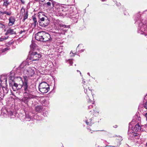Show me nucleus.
<instances>
[{
    "mask_svg": "<svg viewBox=\"0 0 147 147\" xmlns=\"http://www.w3.org/2000/svg\"><path fill=\"white\" fill-rule=\"evenodd\" d=\"M137 17L135 18L136 23H139L138 29V32L141 34H144L146 35L147 34V25L144 24L141 22L140 14L139 13L137 15Z\"/></svg>",
    "mask_w": 147,
    "mask_h": 147,
    "instance_id": "obj_1",
    "label": "nucleus"
},
{
    "mask_svg": "<svg viewBox=\"0 0 147 147\" xmlns=\"http://www.w3.org/2000/svg\"><path fill=\"white\" fill-rule=\"evenodd\" d=\"M35 38L36 40L42 42L50 41L51 40L50 34L44 31L38 32L35 34Z\"/></svg>",
    "mask_w": 147,
    "mask_h": 147,
    "instance_id": "obj_2",
    "label": "nucleus"
},
{
    "mask_svg": "<svg viewBox=\"0 0 147 147\" xmlns=\"http://www.w3.org/2000/svg\"><path fill=\"white\" fill-rule=\"evenodd\" d=\"M38 16L39 19L38 21L40 26L45 27L48 25L50 23V20L46 16L44 15L42 12L38 13Z\"/></svg>",
    "mask_w": 147,
    "mask_h": 147,
    "instance_id": "obj_3",
    "label": "nucleus"
},
{
    "mask_svg": "<svg viewBox=\"0 0 147 147\" xmlns=\"http://www.w3.org/2000/svg\"><path fill=\"white\" fill-rule=\"evenodd\" d=\"M35 69L33 67H30L27 69H25L23 71L24 76H23L24 80L26 79L28 80V78H30L33 76L34 74Z\"/></svg>",
    "mask_w": 147,
    "mask_h": 147,
    "instance_id": "obj_4",
    "label": "nucleus"
},
{
    "mask_svg": "<svg viewBox=\"0 0 147 147\" xmlns=\"http://www.w3.org/2000/svg\"><path fill=\"white\" fill-rule=\"evenodd\" d=\"M40 91L42 93H47L49 90V86L46 82H43L40 83L39 86Z\"/></svg>",
    "mask_w": 147,
    "mask_h": 147,
    "instance_id": "obj_5",
    "label": "nucleus"
},
{
    "mask_svg": "<svg viewBox=\"0 0 147 147\" xmlns=\"http://www.w3.org/2000/svg\"><path fill=\"white\" fill-rule=\"evenodd\" d=\"M41 54L39 52H32L31 54L28 56V59L32 61H37L41 57Z\"/></svg>",
    "mask_w": 147,
    "mask_h": 147,
    "instance_id": "obj_6",
    "label": "nucleus"
},
{
    "mask_svg": "<svg viewBox=\"0 0 147 147\" xmlns=\"http://www.w3.org/2000/svg\"><path fill=\"white\" fill-rule=\"evenodd\" d=\"M22 86V90H24V93L32 92L33 91V90L31 88V86L28 85V80L26 79L24 80Z\"/></svg>",
    "mask_w": 147,
    "mask_h": 147,
    "instance_id": "obj_7",
    "label": "nucleus"
},
{
    "mask_svg": "<svg viewBox=\"0 0 147 147\" xmlns=\"http://www.w3.org/2000/svg\"><path fill=\"white\" fill-rule=\"evenodd\" d=\"M19 79H20V81H21L22 83V84H18L16 83H14L13 84H11L12 88L14 91H16V90L20 89L21 88H22V90H23L22 86H23V82L21 78H19Z\"/></svg>",
    "mask_w": 147,
    "mask_h": 147,
    "instance_id": "obj_8",
    "label": "nucleus"
},
{
    "mask_svg": "<svg viewBox=\"0 0 147 147\" xmlns=\"http://www.w3.org/2000/svg\"><path fill=\"white\" fill-rule=\"evenodd\" d=\"M95 101H93L92 102V105H90L88 106V109L89 110V111L91 112V114L93 115L96 113H98L99 111L97 110V109L96 108L95 105Z\"/></svg>",
    "mask_w": 147,
    "mask_h": 147,
    "instance_id": "obj_9",
    "label": "nucleus"
},
{
    "mask_svg": "<svg viewBox=\"0 0 147 147\" xmlns=\"http://www.w3.org/2000/svg\"><path fill=\"white\" fill-rule=\"evenodd\" d=\"M66 16L67 17L70 18L73 20V22L74 23L77 22L78 17V14L77 13H70V14L69 13H66Z\"/></svg>",
    "mask_w": 147,
    "mask_h": 147,
    "instance_id": "obj_10",
    "label": "nucleus"
},
{
    "mask_svg": "<svg viewBox=\"0 0 147 147\" xmlns=\"http://www.w3.org/2000/svg\"><path fill=\"white\" fill-rule=\"evenodd\" d=\"M32 92L24 93V95L26 96L29 100L30 99L36 98L37 96L32 94Z\"/></svg>",
    "mask_w": 147,
    "mask_h": 147,
    "instance_id": "obj_11",
    "label": "nucleus"
},
{
    "mask_svg": "<svg viewBox=\"0 0 147 147\" xmlns=\"http://www.w3.org/2000/svg\"><path fill=\"white\" fill-rule=\"evenodd\" d=\"M55 8V11L59 13H61L63 11L64 7L62 6L59 5H56Z\"/></svg>",
    "mask_w": 147,
    "mask_h": 147,
    "instance_id": "obj_12",
    "label": "nucleus"
},
{
    "mask_svg": "<svg viewBox=\"0 0 147 147\" xmlns=\"http://www.w3.org/2000/svg\"><path fill=\"white\" fill-rule=\"evenodd\" d=\"M9 20L8 25L9 26H10L14 24L16 20L14 17L11 16L9 18Z\"/></svg>",
    "mask_w": 147,
    "mask_h": 147,
    "instance_id": "obj_13",
    "label": "nucleus"
},
{
    "mask_svg": "<svg viewBox=\"0 0 147 147\" xmlns=\"http://www.w3.org/2000/svg\"><path fill=\"white\" fill-rule=\"evenodd\" d=\"M13 34H16V32L14 31L13 29H12L11 28H9L7 30L5 34V35H7L9 34L12 35Z\"/></svg>",
    "mask_w": 147,
    "mask_h": 147,
    "instance_id": "obj_14",
    "label": "nucleus"
},
{
    "mask_svg": "<svg viewBox=\"0 0 147 147\" xmlns=\"http://www.w3.org/2000/svg\"><path fill=\"white\" fill-rule=\"evenodd\" d=\"M134 130L136 132L140 131L141 130V127L139 124V123H137V124L135 125L134 128Z\"/></svg>",
    "mask_w": 147,
    "mask_h": 147,
    "instance_id": "obj_15",
    "label": "nucleus"
},
{
    "mask_svg": "<svg viewBox=\"0 0 147 147\" xmlns=\"http://www.w3.org/2000/svg\"><path fill=\"white\" fill-rule=\"evenodd\" d=\"M20 100L24 102L25 104H27L29 101V100L26 96H24L23 98L21 99Z\"/></svg>",
    "mask_w": 147,
    "mask_h": 147,
    "instance_id": "obj_16",
    "label": "nucleus"
},
{
    "mask_svg": "<svg viewBox=\"0 0 147 147\" xmlns=\"http://www.w3.org/2000/svg\"><path fill=\"white\" fill-rule=\"evenodd\" d=\"M32 20L34 21V23L32 24V26H33L34 28L36 27V25L38 24V23L35 17H33L32 18Z\"/></svg>",
    "mask_w": 147,
    "mask_h": 147,
    "instance_id": "obj_17",
    "label": "nucleus"
},
{
    "mask_svg": "<svg viewBox=\"0 0 147 147\" xmlns=\"http://www.w3.org/2000/svg\"><path fill=\"white\" fill-rule=\"evenodd\" d=\"M42 108L41 106H37L35 107V110L36 111L41 112L42 111Z\"/></svg>",
    "mask_w": 147,
    "mask_h": 147,
    "instance_id": "obj_18",
    "label": "nucleus"
},
{
    "mask_svg": "<svg viewBox=\"0 0 147 147\" xmlns=\"http://www.w3.org/2000/svg\"><path fill=\"white\" fill-rule=\"evenodd\" d=\"M85 122L87 125L89 126H91L92 125L93 123L92 119H90L89 120H86Z\"/></svg>",
    "mask_w": 147,
    "mask_h": 147,
    "instance_id": "obj_19",
    "label": "nucleus"
},
{
    "mask_svg": "<svg viewBox=\"0 0 147 147\" xmlns=\"http://www.w3.org/2000/svg\"><path fill=\"white\" fill-rule=\"evenodd\" d=\"M4 3L3 6L7 7L10 4V3L8 1L9 0H3Z\"/></svg>",
    "mask_w": 147,
    "mask_h": 147,
    "instance_id": "obj_20",
    "label": "nucleus"
},
{
    "mask_svg": "<svg viewBox=\"0 0 147 147\" xmlns=\"http://www.w3.org/2000/svg\"><path fill=\"white\" fill-rule=\"evenodd\" d=\"M129 131H128V135L130 136L129 137H134L137 136V134L136 133L132 132V133H129Z\"/></svg>",
    "mask_w": 147,
    "mask_h": 147,
    "instance_id": "obj_21",
    "label": "nucleus"
},
{
    "mask_svg": "<svg viewBox=\"0 0 147 147\" xmlns=\"http://www.w3.org/2000/svg\"><path fill=\"white\" fill-rule=\"evenodd\" d=\"M2 13L3 14V15H4V14H6L7 15L10 16L11 14V12L10 11H3Z\"/></svg>",
    "mask_w": 147,
    "mask_h": 147,
    "instance_id": "obj_22",
    "label": "nucleus"
},
{
    "mask_svg": "<svg viewBox=\"0 0 147 147\" xmlns=\"http://www.w3.org/2000/svg\"><path fill=\"white\" fill-rule=\"evenodd\" d=\"M25 118L27 121H30L31 119V117L28 114H26Z\"/></svg>",
    "mask_w": 147,
    "mask_h": 147,
    "instance_id": "obj_23",
    "label": "nucleus"
},
{
    "mask_svg": "<svg viewBox=\"0 0 147 147\" xmlns=\"http://www.w3.org/2000/svg\"><path fill=\"white\" fill-rule=\"evenodd\" d=\"M49 1H50V2H47L46 4L47 5V6L48 7H49L51 6V4H52V5L53 7V1L52 0H49Z\"/></svg>",
    "mask_w": 147,
    "mask_h": 147,
    "instance_id": "obj_24",
    "label": "nucleus"
},
{
    "mask_svg": "<svg viewBox=\"0 0 147 147\" xmlns=\"http://www.w3.org/2000/svg\"><path fill=\"white\" fill-rule=\"evenodd\" d=\"M36 46V44L34 43H32L30 45V47L32 50H33L35 48Z\"/></svg>",
    "mask_w": 147,
    "mask_h": 147,
    "instance_id": "obj_25",
    "label": "nucleus"
},
{
    "mask_svg": "<svg viewBox=\"0 0 147 147\" xmlns=\"http://www.w3.org/2000/svg\"><path fill=\"white\" fill-rule=\"evenodd\" d=\"M5 26L4 24L2 23V22H0V29H3L5 28Z\"/></svg>",
    "mask_w": 147,
    "mask_h": 147,
    "instance_id": "obj_26",
    "label": "nucleus"
},
{
    "mask_svg": "<svg viewBox=\"0 0 147 147\" xmlns=\"http://www.w3.org/2000/svg\"><path fill=\"white\" fill-rule=\"evenodd\" d=\"M27 63L26 62H24L20 65V67L22 68H24L26 65Z\"/></svg>",
    "mask_w": 147,
    "mask_h": 147,
    "instance_id": "obj_27",
    "label": "nucleus"
},
{
    "mask_svg": "<svg viewBox=\"0 0 147 147\" xmlns=\"http://www.w3.org/2000/svg\"><path fill=\"white\" fill-rule=\"evenodd\" d=\"M28 16V13L27 11L26 13H24V17L23 21H24L27 18Z\"/></svg>",
    "mask_w": 147,
    "mask_h": 147,
    "instance_id": "obj_28",
    "label": "nucleus"
},
{
    "mask_svg": "<svg viewBox=\"0 0 147 147\" xmlns=\"http://www.w3.org/2000/svg\"><path fill=\"white\" fill-rule=\"evenodd\" d=\"M5 89L6 90V92H4V90H3V91H4V94H2V95H1V97H0V101H1V100L2 99V98H1L2 97L3 98V96H4V93H5V94H6V93H7V92H8V90H7V89L6 88H5Z\"/></svg>",
    "mask_w": 147,
    "mask_h": 147,
    "instance_id": "obj_29",
    "label": "nucleus"
},
{
    "mask_svg": "<svg viewBox=\"0 0 147 147\" xmlns=\"http://www.w3.org/2000/svg\"><path fill=\"white\" fill-rule=\"evenodd\" d=\"M27 31L26 30H25L24 29H23V30H22L19 32V33L20 34H25L27 32Z\"/></svg>",
    "mask_w": 147,
    "mask_h": 147,
    "instance_id": "obj_30",
    "label": "nucleus"
},
{
    "mask_svg": "<svg viewBox=\"0 0 147 147\" xmlns=\"http://www.w3.org/2000/svg\"><path fill=\"white\" fill-rule=\"evenodd\" d=\"M8 38V37H1L0 38V42H2L4 40H5L6 39H7V38Z\"/></svg>",
    "mask_w": 147,
    "mask_h": 147,
    "instance_id": "obj_31",
    "label": "nucleus"
},
{
    "mask_svg": "<svg viewBox=\"0 0 147 147\" xmlns=\"http://www.w3.org/2000/svg\"><path fill=\"white\" fill-rule=\"evenodd\" d=\"M70 56L71 57H74L75 55H76L75 52H73L72 51H71L70 53Z\"/></svg>",
    "mask_w": 147,
    "mask_h": 147,
    "instance_id": "obj_32",
    "label": "nucleus"
},
{
    "mask_svg": "<svg viewBox=\"0 0 147 147\" xmlns=\"http://www.w3.org/2000/svg\"><path fill=\"white\" fill-rule=\"evenodd\" d=\"M86 98L88 100L87 102L88 103H89V104L92 103V102L93 101H92V100H91L90 99L88 96H87V97H86Z\"/></svg>",
    "mask_w": 147,
    "mask_h": 147,
    "instance_id": "obj_33",
    "label": "nucleus"
},
{
    "mask_svg": "<svg viewBox=\"0 0 147 147\" xmlns=\"http://www.w3.org/2000/svg\"><path fill=\"white\" fill-rule=\"evenodd\" d=\"M85 88H86V90L85 89V87L84 86V92H85V94H87V92H88V93L90 92V89H89L88 90H87L86 87H85Z\"/></svg>",
    "mask_w": 147,
    "mask_h": 147,
    "instance_id": "obj_34",
    "label": "nucleus"
},
{
    "mask_svg": "<svg viewBox=\"0 0 147 147\" xmlns=\"http://www.w3.org/2000/svg\"><path fill=\"white\" fill-rule=\"evenodd\" d=\"M42 102H44L43 103H42V105L44 106H46V105L47 104L48 102L47 101H46L45 100H43L42 101Z\"/></svg>",
    "mask_w": 147,
    "mask_h": 147,
    "instance_id": "obj_35",
    "label": "nucleus"
},
{
    "mask_svg": "<svg viewBox=\"0 0 147 147\" xmlns=\"http://www.w3.org/2000/svg\"><path fill=\"white\" fill-rule=\"evenodd\" d=\"M8 50V49L7 48H5V49H3L1 50V52L2 53H3L5 51H7Z\"/></svg>",
    "mask_w": 147,
    "mask_h": 147,
    "instance_id": "obj_36",
    "label": "nucleus"
},
{
    "mask_svg": "<svg viewBox=\"0 0 147 147\" xmlns=\"http://www.w3.org/2000/svg\"><path fill=\"white\" fill-rule=\"evenodd\" d=\"M69 62L70 65H72L73 63V62L71 59L69 60Z\"/></svg>",
    "mask_w": 147,
    "mask_h": 147,
    "instance_id": "obj_37",
    "label": "nucleus"
},
{
    "mask_svg": "<svg viewBox=\"0 0 147 147\" xmlns=\"http://www.w3.org/2000/svg\"><path fill=\"white\" fill-rule=\"evenodd\" d=\"M144 107L146 109H147V101L144 104Z\"/></svg>",
    "mask_w": 147,
    "mask_h": 147,
    "instance_id": "obj_38",
    "label": "nucleus"
},
{
    "mask_svg": "<svg viewBox=\"0 0 147 147\" xmlns=\"http://www.w3.org/2000/svg\"><path fill=\"white\" fill-rule=\"evenodd\" d=\"M106 146L112 147H118V145H116L115 146L107 145Z\"/></svg>",
    "mask_w": 147,
    "mask_h": 147,
    "instance_id": "obj_39",
    "label": "nucleus"
},
{
    "mask_svg": "<svg viewBox=\"0 0 147 147\" xmlns=\"http://www.w3.org/2000/svg\"><path fill=\"white\" fill-rule=\"evenodd\" d=\"M21 1V2L23 4H24L25 3V1L24 0H20Z\"/></svg>",
    "mask_w": 147,
    "mask_h": 147,
    "instance_id": "obj_40",
    "label": "nucleus"
},
{
    "mask_svg": "<svg viewBox=\"0 0 147 147\" xmlns=\"http://www.w3.org/2000/svg\"><path fill=\"white\" fill-rule=\"evenodd\" d=\"M61 26L64 28H65L66 26L65 25H62Z\"/></svg>",
    "mask_w": 147,
    "mask_h": 147,
    "instance_id": "obj_41",
    "label": "nucleus"
},
{
    "mask_svg": "<svg viewBox=\"0 0 147 147\" xmlns=\"http://www.w3.org/2000/svg\"><path fill=\"white\" fill-rule=\"evenodd\" d=\"M2 13V11H0V16H1L3 15Z\"/></svg>",
    "mask_w": 147,
    "mask_h": 147,
    "instance_id": "obj_42",
    "label": "nucleus"
},
{
    "mask_svg": "<svg viewBox=\"0 0 147 147\" xmlns=\"http://www.w3.org/2000/svg\"><path fill=\"white\" fill-rule=\"evenodd\" d=\"M80 45H79L78 46V47H77V49H76V50H77H77H79V47Z\"/></svg>",
    "mask_w": 147,
    "mask_h": 147,
    "instance_id": "obj_43",
    "label": "nucleus"
},
{
    "mask_svg": "<svg viewBox=\"0 0 147 147\" xmlns=\"http://www.w3.org/2000/svg\"><path fill=\"white\" fill-rule=\"evenodd\" d=\"M145 117H146V120L147 121V113H146L145 114Z\"/></svg>",
    "mask_w": 147,
    "mask_h": 147,
    "instance_id": "obj_44",
    "label": "nucleus"
},
{
    "mask_svg": "<svg viewBox=\"0 0 147 147\" xmlns=\"http://www.w3.org/2000/svg\"><path fill=\"white\" fill-rule=\"evenodd\" d=\"M9 78H10V80H13V79H12V77H11V76H9Z\"/></svg>",
    "mask_w": 147,
    "mask_h": 147,
    "instance_id": "obj_45",
    "label": "nucleus"
},
{
    "mask_svg": "<svg viewBox=\"0 0 147 147\" xmlns=\"http://www.w3.org/2000/svg\"><path fill=\"white\" fill-rule=\"evenodd\" d=\"M43 115L45 116H47V115H46L45 113H43Z\"/></svg>",
    "mask_w": 147,
    "mask_h": 147,
    "instance_id": "obj_46",
    "label": "nucleus"
},
{
    "mask_svg": "<svg viewBox=\"0 0 147 147\" xmlns=\"http://www.w3.org/2000/svg\"><path fill=\"white\" fill-rule=\"evenodd\" d=\"M77 72H79L80 73V74L81 75V72L80 71H78V70H77Z\"/></svg>",
    "mask_w": 147,
    "mask_h": 147,
    "instance_id": "obj_47",
    "label": "nucleus"
},
{
    "mask_svg": "<svg viewBox=\"0 0 147 147\" xmlns=\"http://www.w3.org/2000/svg\"><path fill=\"white\" fill-rule=\"evenodd\" d=\"M89 75V76H90V73H87Z\"/></svg>",
    "mask_w": 147,
    "mask_h": 147,
    "instance_id": "obj_48",
    "label": "nucleus"
},
{
    "mask_svg": "<svg viewBox=\"0 0 147 147\" xmlns=\"http://www.w3.org/2000/svg\"><path fill=\"white\" fill-rule=\"evenodd\" d=\"M36 1H38L39 0H35Z\"/></svg>",
    "mask_w": 147,
    "mask_h": 147,
    "instance_id": "obj_49",
    "label": "nucleus"
},
{
    "mask_svg": "<svg viewBox=\"0 0 147 147\" xmlns=\"http://www.w3.org/2000/svg\"><path fill=\"white\" fill-rule=\"evenodd\" d=\"M92 96H93V94H92Z\"/></svg>",
    "mask_w": 147,
    "mask_h": 147,
    "instance_id": "obj_50",
    "label": "nucleus"
},
{
    "mask_svg": "<svg viewBox=\"0 0 147 147\" xmlns=\"http://www.w3.org/2000/svg\"><path fill=\"white\" fill-rule=\"evenodd\" d=\"M65 32L64 33V34H65Z\"/></svg>",
    "mask_w": 147,
    "mask_h": 147,
    "instance_id": "obj_51",
    "label": "nucleus"
}]
</instances>
